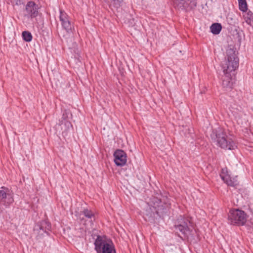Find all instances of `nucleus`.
<instances>
[{
	"label": "nucleus",
	"mask_w": 253,
	"mask_h": 253,
	"mask_svg": "<svg viewBox=\"0 0 253 253\" xmlns=\"http://www.w3.org/2000/svg\"><path fill=\"white\" fill-rule=\"evenodd\" d=\"M211 137L217 146L224 150H233L237 148L235 140L231 136H228L221 128L214 129Z\"/></svg>",
	"instance_id": "1"
},
{
	"label": "nucleus",
	"mask_w": 253,
	"mask_h": 253,
	"mask_svg": "<svg viewBox=\"0 0 253 253\" xmlns=\"http://www.w3.org/2000/svg\"><path fill=\"white\" fill-rule=\"evenodd\" d=\"M94 246L96 253H117L114 243L105 236L97 235Z\"/></svg>",
	"instance_id": "2"
},
{
	"label": "nucleus",
	"mask_w": 253,
	"mask_h": 253,
	"mask_svg": "<svg viewBox=\"0 0 253 253\" xmlns=\"http://www.w3.org/2000/svg\"><path fill=\"white\" fill-rule=\"evenodd\" d=\"M226 53V59L222 65L224 74H232V75H234L235 71L239 67V59L235 51L232 48L228 49Z\"/></svg>",
	"instance_id": "3"
},
{
	"label": "nucleus",
	"mask_w": 253,
	"mask_h": 253,
	"mask_svg": "<svg viewBox=\"0 0 253 253\" xmlns=\"http://www.w3.org/2000/svg\"><path fill=\"white\" fill-rule=\"evenodd\" d=\"M247 215L239 209L230 210L228 214V223L234 225H243L246 222Z\"/></svg>",
	"instance_id": "4"
},
{
	"label": "nucleus",
	"mask_w": 253,
	"mask_h": 253,
	"mask_svg": "<svg viewBox=\"0 0 253 253\" xmlns=\"http://www.w3.org/2000/svg\"><path fill=\"white\" fill-rule=\"evenodd\" d=\"M191 224V223L188 219L180 215L175 223L174 228L176 230L179 231L185 238H188L192 232V230L190 228Z\"/></svg>",
	"instance_id": "5"
},
{
	"label": "nucleus",
	"mask_w": 253,
	"mask_h": 253,
	"mask_svg": "<svg viewBox=\"0 0 253 253\" xmlns=\"http://www.w3.org/2000/svg\"><path fill=\"white\" fill-rule=\"evenodd\" d=\"M59 13V20L62 28L66 31L67 35L70 36L75 31L74 24L70 21L69 15L64 10L60 9Z\"/></svg>",
	"instance_id": "6"
},
{
	"label": "nucleus",
	"mask_w": 253,
	"mask_h": 253,
	"mask_svg": "<svg viewBox=\"0 0 253 253\" xmlns=\"http://www.w3.org/2000/svg\"><path fill=\"white\" fill-rule=\"evenodd\" d=\"M13 192L7 187L0 188V205L7 208L14 202Z\"/></svg>",
	"instance_id": "7"
},
{
	"label": "nucleus",
	"mask_w": 253,
	"mask_h": 253,
	"mask_svg": "<svg viewBox=\"0 0 253 253\" xmlns=\"http://www.w3.org/2000/svg\"><path fill=\"white\" fill-rule=\"evenodd\" d=\"M220 176L224 182L228 186L235 187L239 184L237 176H231L227 168L221 169Z\"/></svg>",
	"instance_id": "8"
},
{
	"label": "nucleus",
	"mask_w": 253,
	"mask_h": 253,
	"mask_svg": "<svg viewBox=\"0 0 253 253\" xmlns=\"http://www.w3.org/2000/svg\"><path fill=\"white\" fill-rule=\"evenodd\" d=\"M50 223L48 221L44 220L38 222L35 225L34 230L38 234L39 238H41L44 233L48 234V232L50 231Z\"/></svg>",
	"instance_id": "9"
},
{
	"label": "nucleus",
	"mask_w": 253,
	"mask_h": 253,
	"mask_svg": "<svg viewBox=\"0 0 253 253\" xmlns=\"http://www.w3.org/2000/svg\"><path fill=\"white\" fill-rule=\"evenodd\" d=\"M197 3V0H174L175 6L181 10L194 8Z\"/></svg>",
	"instance_id": "10"
},
{
	"label": "nucleus",
	"mask_w": 253,
	"mask_h": 253,
	"mask_svg": "<svg viewBox=\"0 0 253 253\" xmlns=\"http://www.w3.org/2000/svg\"><path fill=\"white\" fill-rule=\"evenodd\" d=\"M38 5L34 1H28L25 6L26 13L25 16L31 19L36 17L38 14Z\"/></svg>",
	"instance_id": "11"
},
{
	"label": "nucleus",
	"mask_w": 253,
	"mask_h": 253,
	"mask_svg": "<svg viewBox=\"0 0 253 253\" xmlns=\"http://www.w3.org/2000/svg\"><path fill=\"white\" fill-rule=\"evenodd\" d=\"M114 163L117 166H123L126 163V153L120 149L116 150L114 153Z\"/></svg>",
	"instance_id": "12"
},
{
	"label": "nucleus",
	"mask_w": 253,
	"mask_h": 253,
	"mask_svg": "<svg viewBox=\"0 0 253 253\" xmlns=\"http://www.w3.org/2000/svg\"><path fill=\"white\" fill-rule=\"evenodd\" d=\"M83 215L86 218L90 219L91 221H92V219H95V214L93 211L90 210H89L87 208L84 209L79 214V215H76L77 217L81 220L83 221L84 220V217H82L81 216Z\"/></svg>",
	"instance_id": "13"
},
{
	"label": "nucleus",
	"mask_w": 253,
	"mask_h": 253,
	"mask_svg": "<svg viewBox=\"0 0 253 253\" xmlns=\"http://www.w3.org/2000/svg\"><path fill=\"white\" fill-rule=\"evenodd\" d=\"M111 9H118L121 7L123 3L124 0H103Z\"/></svg>",
	"instance_id": "14"
},
{
	"label": "nucleus",
	"mask_w": 253,
	"mask_h": 253,
	"mask_svg": "<svg viewBox=\"0 0 253 253\" xmlns=\"http://www.w3.org/2000/svg\"><path fill=\"white\" fill-rule=\"evenodd\" d=\"M225 77L222 81V85L224 87L231 88L233 86L234 80L232 78V74H224Z\"/></svg>",
	"instance_id": "15"
},
{
	"label": "nucleus",
	"mask_w": 253,
	"mask_h": 253,
	"mask_svg": "<svg viewBox=\"0 0 253 253\" xmlns=\"http://www.w3.org/2000/svg\"><path fill=\"white\" fill-rule=\"evenodd\" d=\"M61 125L62 126L61 128L63 130L62 135L64 136H67L68 131L71 129L72 125L69 121L66 120L62 121Z\"/></svg>",
	"instance_id": "16"
},
{
	"label": "nucleus",
	"mask_w": 253,
	"mask_h": 253,
	"mask_svg": "<svg viewBox=\"0 0 253 253\" xmlns=\"http://www.w3.org/2000/svg\"><path fill=\"white\" fill-rule=\"evenodd\" d=\"M222 29L221 24L215 23L212 24L210 27L211 32L214 35H217L220 33Z\"/></svg>",
	"instance_id": "17"
},
{
	"label": "nucleus",
	"mask_w": 253,
	"mask_h": 253,
	"mask_svg": "<svg viewBox=\"0 0 253 253\" xmlns=\"http://www.w3.org/2000/svg\"><path fill=\"white\" fill-rule=\"evenodd\" d=\"M239 9L245 12L248 9V5L246 0H238Z\"/></svg>",
	"instance_id": "18"
},
{
	"label": "nucleus",
	"mask_w": 253,
	"mask_h": 253,
	"mask_svg": "<svg viewBox=\"0 0 253 253\" xmlns=\"http://www.w3.org/2000/svg\"><path fill=\"white\" fill-rule=\"evenodd\" d=\"M22 36L23 40L27 42H30L32 40L33 36L29 31H23Z\"/></svg>",
	"instance_id": "19"
},
{
	"label": "nucleus",
	"mask_w": 253,
	"mask_h": 253,
	"mask_svg": "<svg viewBox=\"0 0 253 253\" xmlns=\"http://www.w3.org/2000/svg\"><path fill=\"white\" fill-rule=\"evenodd\" d=\"M15 4L17 5H20L24 3V0H13Z\"/></svg>",
	"instance_id": "20"
},
{
	"label": "nucleus",
	"mask_w": 253,
	"mask_h": 253,
	"mask_svg": "<svg viewBox=\"0 0 253 253\" xmlns=\"http://www.w3.org/2000/svg\"><path fill=\"white\" fill-rule=\"evenodd\" d=\"M63 118H64V114L63 115Z\"/></svg>",
	"instance_id": "21"
}]
</instances>
